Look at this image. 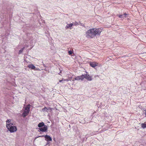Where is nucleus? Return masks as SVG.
I'll list each match as a JSON object with an SVG mask.
<instances>
[{"label": "nucleus", "mask_w": 146, "mask_h": 146, "mask_svg": "<svg viewBox=\"0 0 146 146\" xmlns=\"http://www.w3.org/2000/svg\"><path fill=\"white\" fill-rule=\"evenodd\" d=\"M63 81H68V80L67 79H64L63 80Z\"/></svg>", "instance_id": "obj_23"}, {"label": "nucleus", "mask_w": 146, "mask_h": 146, "mask_svg": "<svg viewBox=\"0 0 146 146\" xmlns=\"http://www.w3.org/2000/svg\"><path fill=\"white\" fill-rule=\"evenodd\" d=\"M73 24V25H78V23L77 22H74Z\"/></svg>", "instance_id": "obj_19"}, {"label": "nucleus", "mask_w": 146, "mask_h": 146, "mask_svg": "<svg viewBox=\"0 0 146 146\" xmlns=\"http://www.w3.org/2000/svg\"><path fill=\"white\" fill-rule=\"evenodd\" d=\"M11 119H7L6 121V126H7V124H10V123H12L11 122Z\"/></svg>", "instance_id": "obj_15"}, {"label": "nucleus", "mask_w": 146, "mask_h": 146, "mask_svg": "<svg viewBox=\"0 0 146 146\" xmlns=\"http://www.w3.org/2000/svg\"><path fill=\"white\" fill-rule=\"evenodd\" d=\"M6 127L11 133L15 132L17 130V127L14 125L13 123L7 124V126Z\"/></svg>", "instance_id": "obj_1"}, {"label": "nucleus", "mask_w": 146, "mask_h": 146, "mask_svg": "<svg viewBox=\"0 0 146 146\" xmlns=\"http://www.w3.org/2000/svg\"><path fill=\"white\" fill-rule=\"evenodd\" d=\"M144 111H145V116H146V109L145 110H144Z\"/></svg>", "instance_id": "obj_24"}, {"label": "nucleus", "mask_w": 146, "mask_h": 146, "mask_svg": "<svg viewBox=\"0 0 146 146\" xmlns=\"http://www.w3.org/2000/svg\"><path fill=\"white\" fill-rule=\"evenodd\" d=\"M24 48H25V47H23V48H22V49H21L19 51V54H20L22 53Z\"/></svg>", "instance_id": "obj_17"}, {"label": "nucleus", "mask_w": 146, "mask_h": 146, "mask_svg": "<svg viewBox=\"0 0 146 146\" xmlns=\"http://www.w3.org/2000/svg\"><path fill=\"white\" fill-rule=\"evenodd\" d=\"M127 15V14H126L125 13L123 15H118V17L119 18L123 19H124L125 18Z\"/></svg>", "instance_id": "obj_10"}, {"label": "nucleus", "mask_w": 146, "mask_h": 146, "mask_svg": "<svg viewBox=\"0 0 146 146\" xmlns=\"http://www.w3.org/2000/svg\"><path fill=\"white\" fill-rule=\"evenodd\" d=\"M49 110L51 111H52V108L50 107L47 108L45 106L44 108L42 109L41 111L44 113L46 112H48V111Z\"/></svg>", "instance_id": "obj_6"}, {"label": "nucleus", "mask_w": 146, "mask_h": 146, "mask_svg": "<svg viewBox=\"0 0 146 146\" xmlns=\"http://www.w3.org/2000/svg\"><path fill=\"white\" fill-rule=\"evenodd\" d=\"M75 80H80L79 76H77L75 78Z\"/></svg>", "instance_id": "obj_18"}, {"label": "nucleus", "mask_w": 146, "mask_h": 146, "mask_svg": "<svg viewBox=\"0 0 146 146\" xmlns=\"http://www.w3.org/2000/svg\"><path fill=\"white\" fill-rule=\"evenodd\" d=\"M79 77L80 78V80H83L85 78L84 74H82L80 76H79Z\"/></svg>", "instance_id": "obj_14"}, {"label": "nucleus", "mask_w": 146, "mask_h": 146, "mask_svg": "<svg viewBox=\"0 0 146 146\" xmlns=\"http://www.w3.org/2000/svg\"><path fill=\"white\" fill-rule=\"evenodd\" d=\"M73 25V23H71L70 24H67V25L65 27V28L66 29H71Z\"/></svg>", "instance_id": "obj_11"}, {"label": "nucleus", "mask_w": 146, "mask_h": 146, "mask_svg": "<svg viewBox=\"0 0 146 146\" xmlns=\"http://www.w3.org/2000/svg\"><path fill=\"white\" fill-rule=\"evenodd\" d=\"M91 29L93 30V33L94 34V37L96 36L100 35L102 31V29L100 28H92Z\"/></svg>", "instance_id": "obj_4"}, {"label": "nucleus", "mask_w": 146, "mask_h": 146, "mask_svg": "<svg viewBox=\"0 0 146 146\" xmlns=\"http://www.w3.org/2000/svg\"><path fill=\"white\" fill-rule=\"evenodd\" d=\"M91 29L87 31L86 32V37L88 38H92L94 36V34L92 32Z\"/></svg>", "instance_id": "obj_2"}, {"label": "nucleus", "mask_w": 146, "mask_h": 146, "mask_svg": "<svg viewBox=\"0 0 146 146\" xmlns=\"http://www.w3.org/2000/svg\"><path fill=\"white\" fill-rule=\"evenodd\" d=\"M84 78L89 81H91L92 80V77L89 76V75L87 74H84Z\"/></svg>", "instance_id": "obj_8"}, {"label": "nucleus", "mask_w": 146, "mask_h": 146, "mask_svg": "<svg viewBox=\"0 0 146 146\" xmlns=\"http://www.w3.org/2000/svg\"><path fill=\"white\" fill-rule=\"evenodd\" d=\"M45 125L44 122H42L39 123L38 125V127H41Z\"/></svg>", "instance_id": "obj_13"}, {"label": "nucleus", "mask_w": 146, "mask_h": 146, "mask_svg": "<svg viewBox=\"0 0 146 146\" xmlns=\"http://www.w3.org/2000/svg\"><path fill=\"white\" fill-rule=\"evenodd\" d=\"M28 67L33 70H35V68H36L32 64H29L28 65Z\"/></svg>", "instance_id": "obj_12"}, {"label": "nucleus", "mask_w": 146, "mask_h": 146, "mask_svg": "<svg viewBox=\"0 0 146 146\" xmlns=\"http://www.w3.org/2000/svg\"><path fill=\"white\" fill-rule=\"evenodd\" d=\"M63 81V79L62 80H60L59 81V82H62Z\"/></svg>", "instance_id": "obj_22"}, {"label": "nucleus", "mask_w": 146, "mask_h": 146, "mask_svg": "<svg viewBox=\"0 0 146 146\" xmlns=\"http://www.w3.org/2000/svg\"><path fill=\"white\" fill-rule=\"evenodd\" d=\"M68 53L70 55H71L72 54V51L70 50L68 51Z\"/></svg>", "instance_id": "obj_20"}, {"label": "nucleus", "mask_w": 146, "mask_h": 146, "mask_svg": "<svg viewBox=\"0 0 146 146\" xmlns=\"http://www.w3.org/2000/svg\"><path fill=\"white\" fill-rule=\"evenodd\" d=\"M47 129V126L46 125L44 126L43 127L40 128L39 129L42 132H46Z\"/></svg>", "instance_id": "obj_9"}, {"label": "nucleus", "mask_w": 146, "mask_h": 146, "mask_svg": "<svg viewBox=\"0 0 146 146\" xmlns=\"http://www.w3.org/2000/svg\"><path fill=\"white\" fill-rule=\"evenodd\" d=\"M30 105L27 106L25 108L22 114V116L25 117L28 114L30 111Z\"/></svg>", "instance_id": "obj_3"}, {"label": "nucleus", "mask_w": 146, "mask_h": 146, "mask_svg": "<svg viewBox=\"0 0 146 146\" xmlns=\"http://www.w3.org/2000/svg\"><path fill=\"white\" fill-rule=\"evenodd\" d=\"M61 72H60V73H59V74H60V73Z\"/></svg>", "instance_id": "obj_25"}, {"label": "nucleus", "mask_w": 146, "mask_h": 146, "mask_svg": "<svg viewBox=\"0 0 146 146\" xmlns=\"http://www.w3.org/2000/svg\"><path fill=\"white\" fill-rule=\"evenodd\" d=\"M141 126L143 129L146 128V124L145 123L141 124Z\"/></svg>", "instance_id": "obj_16"}, {"label": "nucleus", "mask_w": 146, "mask_h": 146, "mask_svg": "<svg viewBox=\"0 0 146 146\" xmlns=\"http://www.w3.org/2000/svg\"><path fill=\"white\" fill-rule=\"evenodd\" d=\"M90 66L93 68H94L98 65V64L95 62H90Z\"/></svg>", "instance_id": "obj_7"}, {"label": "nucleus", "mask_w": 146, "mask_h": 146, "mask_svg": "<svg viewBox=\"0 0 146 146\" xmlns=\"http://www.w3.org/2000/svg\"><path fill=\"white\" fill-rule=\"evenodd\" d=\"M49 143H50V142H49L48 141L47 142V143L46 144V145H44V146H46L47 145H48V146H49L50 145Z\"/></svg>", "instance_id": "obj_21"}, {"label": "nucleus", "mask_w": 146, "mask_h": 146, "mask_svg": "<svg viewBox=\"0 0 146 146\" xmlns=\"http://www.w3.org/2000/svg\"><path fill=\"white\" fill-rule=\"evenodd\" d=\"M44 137L46 138L45 140L48 141H51L52 140V139L51 137H50V136L49 135H42V136H39L37 137L36 138L38 137Z\"/></svg>", "instance_id": "obj_5"}]
</instances>
